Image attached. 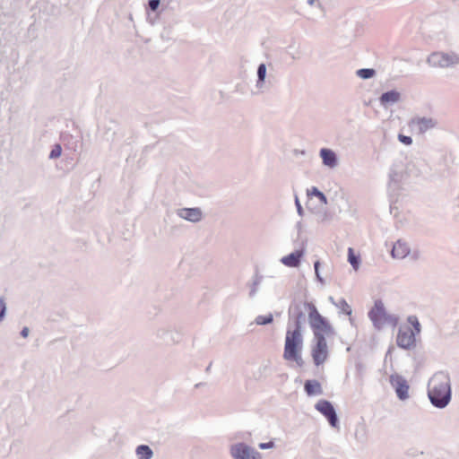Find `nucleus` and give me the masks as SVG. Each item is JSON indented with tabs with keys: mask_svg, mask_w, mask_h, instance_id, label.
<instances>
[{
	"mask_svg": "<svg viewBox=\"0 0 459 459\" xmlns=\"http://www.w3.org/2000/svg\"><path fill=\"white\" fill-rule=\"evenodd\" d=\"M273 446V442H269V443H261V444L259 445V447H260L261 449H265V448H270V447H272Z\"/></svg>",
	"mask_w": 459,
	"mask_h": 459,
	"instance_id": "nucleus-28",
	"label": "nucleus"
},
{
	"mask_svg": "<svg viewBox=\"0 0 459 459\" xmlns=\"http://www.w3.org/2000/svg\"><path fill=\"white\" fill-rule=\"evenodd\" d=\"M266 68L264 64H261L258 67L257 74L260 81H264L265 77Z\"/></svg>",
	"mask_w": 459,
	"mask_h": 459,
	"instance_id": "nucleus-24",
	"label": "nucleus"
},
{
	"mask_svg": "<svg viewBox=\"0 0 459 459\" xmlns=\"http://www.w3.org/2000/svg\"><path fill=\"white\" fill-rule=\"evenodd\" d=\"M416 123L418 124L420 132H424L434 126L431 119L426 118H420L416 121Z\"/></svg>",
	"mask_w": 459,
	"mask_h": 459,
	"instance_id": "nucleus-19",
	"label": "nucleus"
},
{
	"mask_svg": "<svg viewBox=\"0 0 459 459\" xmlns=\"http://www.w3.org/2000/svg\"><path fill=\"white\" fill-rule=\"evenodd\" d=\"M315 408L327 419L332 427H338V418L335 410L330 402L326 400H319L316 403Z\"/></svg>",
	"mask_w": 459,
	"mask_h": 459,
	"instance_id": "nucleus-7",
	"label": "nucleus"
},
{
	"mask_svg": "<svg viewBox=\"0 0 459 459\" xmlns=\"http://www.w3.org/2000/svg\"><path fill=\"white\" fill-rule=\"evenodd\" d=\"M159 5H160V0H150L149 1V6L152 11L157 10Z\"/></svg>",
	"mask_w": 459,
	"mask_h": 459,
	"instance_id": "nucleus-26",
	"label": "nucleus"
},
{
	"mask_svg": "<svg viewBox=\"0 0 459 459\" xmlns=\"http://www.w3.org/2000/svg\"><path fill=\"white\" fill-rule=\"evenodd\" d=\"M273 321V316L269 315L267 316H259L256 317L255 322L257 325H266Z\"/></svg>",
	"mask_w": 459,
	"mask_h": 459,
	"instance_id": "nucleus-22",
	"label": "nucleus"
},
{
	"mask_svg": "<svg viewBox=\"0 0 459 459\" xmlns=\"http://www.w3.org/2000/svg\"><path fill=\"white\" fill-rule=\"evenodd\" d=\"M62 149L59 144L54 146L53 150L50 152V158H58L61 155Z\"/></svg>",
	"mask_w": 459,
	"mask_h": 459,
	"instance_id": "nucleus-23",
	"label": "nucleus"
},
{
	"mask_svg": "<svg viewBox=\"0 0 459 459\" xmlns=\"http://www.w3.org/2000/svg\"><path fill=\"white\" fill-rule=\"evenodd\" d=\"M28 333H29V329L28 328H23L22 331V335L23 337H27L28 336Z\"/></svg>",
	"mask_w": 459,
	"mask_h": 459,
	"instance_id": "nucleus-29",
	"label": "nucleus"
},
{
	"mask_svg": "<svg viewBox=\"0 0 459 459\" xmlns=\"http://www.w3.org/2000/svg\"><path fill=\"white\" fill-rule=\"evenodd\" d=\"M318 266H319V262H316L315 263V270H316V273H317Z\"/></svg>",
	"mask_w": 459,
	"mask_h": 459,
	"instance_id": "nucleus-30",
	"label": "nucleus"
},
{
	"mask_svg": "<svg viewBox=\"0 0 459 459\" xmlns=\"http://www.w3.org/2000/svg\"><path fill=\"white\" fill-rule=\"evenodd\" d=\"M428 395L434 406L446 407L451 399L449 377L442 372L435 374L429 382Z\"/></svg>",
	"mask_w": 459,
	"mask_h": 459,
	"instance_id": "nucleus-1",
	"label": "nucleus"
},
{
	"mask_svg": "<svg viewBox=\"0 0 459 459\" xmlns=\"http://www.w3.org/2000/svg\"><path fill=\"white\" fill-rule=\"evenodd\" d=\"M302 255V251H296L286 256H283L281 261L286 266L297 267L299 264V261Z\"/></svg>",
	"mask_w": 459,
	"mask_h": 459,
	"instance_id": "nucleus-12",
	"label": "nucleus"
},
{
	"mask_svg": "<svg viewBox=\"0 0 459 459\" xmlns=\"http://www.w3.org/2000/svg\"><path fill=\"white\" fill-rule=\"evenodd\" d=\"M395 390L398 397L404 400L408 397L409 385L403 379H399L395 384Z\"/></svg>",
	"mask_w": 459,
	"mask_h": 459,
	"instance_id": "nucleus-15",
	"label": "nucleus"
},
{
	"mask_svg": "<svg viewBox=\"0 0 459 459\" xmlns=\"http://www.w3.org/2000/svg\"><path fill=\"white\" fill-rule=\"evenodd\" d=\"M428 61L433 66L447 67L454 64L455 58L448 54L436 52L429 56Z\"/></svg>",
	"mask_w": 459,
	"mask_h": 459,
	"instance_id": "nucleus-9",
	"label": "nucleus"
},
{
	"mask_svg": "<svg viewBox=\"0 0 459 459\" xmlns=\"http://www.w3.org/2000/svg\"><path fill=\"white\" fill-rule=\"evenodd\" d=\"M230 453L235 459H260L257 452L242 443L233 446Z\"/></svg>",
	"mask_w": 459,
	"mask_h": 459,
	"instance_id": "nucleus-8",
	"label": "nucleus"
},
{
	"mask_svg": "<svg viewBox=\"0 0 459 459\" xmlns=\"http://www.w3.org/2000/svg\"><path fill=\"white\" fill-rule=\"evenodd\" d=\"M179 216L190 221H199L202 219V212L198 208H185L179 211Z\"/></svg>",
	"mask_w": 459,
	"mask_h": 459,
	"instance_id": "nucleus-11",
	"label": "nucleus"
},
{
	"mask_svg": "<svg viewBox=\"0 0 459 459\" xmlns=\"http://www.w3.org/2000/svg\"><path fill=\"white\" fill-rule=\"evenodd\" d=\"M329 356L328 345L325 336L314 338L311 345V357L316 366L323 365Z\"/></svg>",
	"mask_w": 459,
	"mask_h": 459,
	"instance_id": "nucleus-6",
	"label": "nucleus"
},
{
	"mask_svg": "<svg viewBox=\"0 0 459 459\" xmlns=\"http://www.w3.org/2000/svg\"><path fill=\"white\" fill-rule=\"evenodd\" d=\"M408 323L409 325H402L399 328L396 337L397 345L405 350H410L415 347V335L420 332V325L415 316H409Z\"/></svg>",
	"mask_w": 459,
	"mask_h": 459,
	"instance_id": "nucleus-3",
	"label": "nucleus"
},
{
	"mask_svg": "<svg viewBox=\"0 0 459 459\" xmlns=\"http://www.w3.org/2000/svg\"><path fill=\"white\" fill-rule=\"evenodd\" d=\"M308 322L312 328L314 338L329 335L333 333L330 323L320 315L315 305L307 304Z\"/></svg>",
	"mask_w": 459,
	"mask_h": 459,
	"instance_id": "nucleus-4",
	"label": "nucleus"
},
{
	"mask_svg": "<svg viewBox=\"0 0 459 459\" xmlns=\"http://www.w3.org/2000/svg\"><path fill=\"white\" fill-rule=\"evenodd\" d=\"M303 336L299 323L295 329H288L286 332L283 358L288 361L295 362L299 367H302L304 360L302 359Z\"/></svg>",
	"mask_w": 459,
	"mask_h": 459,
	"instance_id": "nucleus-2",
	"label": "nucleus"
},
{
	"mask_svg": "<svg viewBox=\"0 0 459 459\" xmlns=\"http://www.w3.org/2000/svg\"><path fill=\"white\" fill-rule=\"evenodd\" d=\"M136 455L139 459H151L152 451L148 446L142 445L137 447Z\"/></svg>",
	"mask_w": 459,
	"mask_h": 459,
	"instance_id": "nucleus-17",
	"label": "nucleus"
},
{
	"mask_svg": "<svg viewBox=\"0 0 459 459\" xmlns=\"http://www.w3.org/2000/svg\"><path fill=\"white\" fill-rule=\"evenodd\" d=\"M400 94L397 91H391L382 94L380 101L383 105L394 103L399 100Z\"/></svg>",
	"mask_w": 459,
	"mask_h": 459,
	"instance_id": "nucleus-16",
	"label": "nucleus"
},
{
	"mask_svg": "<svg viewBox=\"0 0 459 459\" xmlns=\"http://www.w3.org/2000/svg\"><path fill=\"white\" fill-rule=\"evenodd\" d=\"M368 316L377 328H381L386 324H392L395 326L398 322L396 317L386 313L384 304L380 300L375 302L374 307L368 313Z\"/></svg>",
	"mask_w": 459,
	"mask_h": 459,
	"instance_id": "nucleus-5",
	"label": "nucleus"
},
{
	"mask_svg": "<svg viewBox=\"0 0 459 459\" xmlns=\"http://www.w3.org/2000/svg\"><path fill=\"white\" fill-rule=\"evenodd\" d=\"M321 158L325 165L334 167L336 165V157L333 152L328 149H322L320 152Z\"/></svg>",
	"mask_w": 459,
	"mask_h": 459,
	"instance_id": "nucleus-14",
	"label": "nucleus"
},
{
	"mask_svg": "<svg viewBox=\"0 0 459 459\" xmlns=\"http://www.w3.org/2000/svg\"><path fill=\"white\" fill-rule=\"evenodd\" d=\"M307 195H315V196L318 197L322 202L326 203V198H325V195L315 186H313L307 190Z\"/></svg>",
	"mask_w": 459,
	"mask_h": 459,
	"instance_id": "nucleus-20",
	"label": "nucleus"
},
{
	"mask_svg": "<svg viewBox=\"0 0 459 459\" xmlns=\"http://www.w3.org/2000/svg\"><path fill=\"white\" fill-rule=\"evenodd\" d=\"M0 307H1L0 319H2L4 315V311H5V304H4V301L3 299H0Z\"/></svg>",
	"mask_w": 459,
	"mask_h": 459,
	"instance_id": "nucleus-27",
	"label": "nucleus"
},
{
	"mask_svg": "<svg viewBox=\"0 0 459 459\" xmlns=\"http://www.w3.org/2000/svg\"><path fill=\"white\" fill-rule=\"evenodd\" d=\"M398 139L401 143L406 144V145H410L412 143V140L410 136H406V135H403V134H399L398 136Z\"/></svg>",
	"mask_w": 459,
	"mask_h": 459,
	"instance_id": "nucleus-25",
	"label": "nucleus"
},
{
	"mask_svg": "<svg viewBox=\"0 0 459 459\" xmlns=\"http://www.w3.org/2000/svg\"><path fill=\"white\" fill-rule=\"evenodd\" d=\"M348 261L355 270H358L359 266V257L354 254V250L351 247L348 249Z\"/></svg>",
	"mask_w": 459,
	"mask_h": 459,
	"instance_id": "nucleus-18",
	"label": "nucleus"
},
{
	"mask_svg": "<svg viewBox=\"0 0 459 459\" xmlns=\"http://www.w3.org/2000/svg\"><path fill=\"white\" fill-rule=\"evenodd\" d=\"M410 253V248L405 242L398 240L394 243L392 249V256L397 259H403Z\"/></svg>",
	"mask_w": 459,
	"mask_h": 459,
	"instance_id": "nucleus-10",
	"label": "nucleus"
},
{
	"mask_svg": "<svg viewBox=\"0 0 459 459\" xmlns=\"http://www.w3.org/2000/svg\"><path fill=\"white\" fill-rule=\"evenodd\" d=\"M358 75L363 79H368L374 76L375 70L373 69H360L357 72Z\"/></svg>",
	"mask_w": 459,
	"mask_h": 459,
	"instance_id": "nucleus-21",
	"label": "nucleus"
},
{
	"mask_svg": "<svg viewBox=\"0 0 459 459\" xmlns=\"http://www.w3.org/2000/svg\"><path fill=\"white\" fill-rule=\"evenodd\" d=\"M304 388L307 395H318L323 393L321 384L316 380H307Z\"/></svg>",
	"mask_w": 459,
	"mask_h": 459,
	"instance_id": "nucleus-13",
	"label": "nucleus"
}]
</instances>
